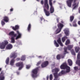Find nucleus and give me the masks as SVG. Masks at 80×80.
<instances>
[{
    "mask_svg": "<svg viewBox=\"0 0 80 80\" xmlns=\"http://www.w3.org/2000/svg\"><path fill=\"white\" fill-rule=\"evenodd\" d=\"M61 69H66V71L62 70L61 72H59L58 74L57 73H54L53 75L55 77L54 80H59V78L58 77L61 76L62 75H64L67 73L70 72V68L67 66L66 62L64 63L60 66Z\"/></svg>",
    "mask_w": 80,
    "mask_h": 80,
    "instance_id": "obj_1",
    "label": "nucleus"
},
{
    "mask_svg": "<svg viewBox=\"0 0 80 80\" xmlns=\"http://www.w3.org/2000/svg\"><path fill=\"white\" fill-rule=\"evenodd\" d=\"M17 32L18 35L17 34H15L13 31H12L9 33V35H12L11 38V43H15V38L16 40H18V38H20L21 37L22 34L20 33L18 31H17Z\"/></svg>",
    "mask_w": 80,
    "mask_h": 80,
    "instance_id": "obj_2",
    "label": "nucleus"
},
{
    "mask_svg": "<svg viewBox=\"0 0 80 80\" xmlns=\"http://www.w3.org/2000/svg\"><path fill=\"white\" fill-rule=\"evenodd\" d=\"M73 2V4H72V7L73 8V9L76 8H78V2L77 0H68L66 1V3H67V5L69 7H71L72 6V3Z\"/></svg>",
    "mask_w": 80,
    "mask_h": 80,
    "instance_id": "obj_3",
    "label": "nucleus"
},
{
    "mask_svg": "<svg viewBox=\"0 0 80 80\" xmlns=\"http://www.w3.org/2000/svg\"><path fill=\"white\" fill-rule=\"evenodd\" d=\"M43 8L46 15L48 17L50 15V12L47 11L49 9V6L48 4V0H44V6H43Z\"/></svg>",
    "mask_w": 80,
    "mask_h": 80,
    "instance_id": "obj_4",
    "label": "nucleus"
},
{
    "mask_svg": "<svg viewBox=\"0 0 80 80\" xmlns=\"http://www.w3.org/2000/svg\"><path fill=\"white\" fill-rule=\"evenodd\" d=\"M58 26L59 29H57L55 32V34H57L58 33H60L61 31V30L62 28L63 27V25L60 23H59L58 25Z\"/></svg>",
    "mask_w": 80,
    "mask_h": 80,
    "instance_id": "obj_5",
    "label": "nucleus"
},
{
    "mask_svg": "<svg viewBox=\"0 0 80 80\" xmlns=\"http://www.w3.org/2000/svg\"><path fill=\"white\" fill-rule=\"evenodd\" d=\"M38 70V69L37 68L32 71V76L33 78H37V72Z\"/></svg>",
    "mask_w": 80,
    "mask_h": 80,
    "instance_id": "obj_6",
    "label": "nucleus"
},
{
    "mask_svg": "<svg viewBox=\"0 0 80 80\" xmlns=\"http://www.w3.org/2000/svg\"><path fill=\"white\" fill-rule=\"evenodd\" d=\"M52 0H49V5L51 7L50 9V13H53L54 12V8H53V7L52 6Z\"/></svg>",
    "mask_w": 80,
    "mask_h": 80,
    "instance_id": "obj_7",
    "label": "nucleus"
},
{
    "mask_svg": "<svg viewBox=\"0 0 80 80\" xmlns=\"http://www.w3.org/2000/svg\"><path fill=\"white\" fill-rule=\"evenodd\" d=\"M73 45H68V47L66 48H65L64 49V55H65V54H66V53H68L67 52V49H68V50H71V48H73Z\"/></svg>",
    "mask_w": 80,
    "mask_h": 80,
    "instance_id": "obj_8",
    "label": "nucleus"
},
{
    "mask_svg": "<svg viewBox=\"0 0 80 80\" xmlns=\"http://www.w3.org/2000/svg\"><path fill=\"white\" fill-rule=\"evenodd\" d=\"M78 60L76 62V64H78L79 66H80V52H78L77 55Z\"/></svg>",
    "mask_w": 80,
    "mask_h": 80,
    "instance_id": "obj_9",
    "label": "nucleus"
},
{
    "mask_svg": "<svg viewBox=\"0 0 80 80\" xmlns=\"http://www.w3.org/2000/svg\"><path fill=\"white\" fill-rule=\"evenodd\" d=\"M17 67H19V70H20L23 67V64L22 62H18L16 64Z\"/></svg>",
    "mask_w": 80,
    "mask_h": 80,
    "instance_id": "obj_10",
    "label": "nucleus"
},
{
    "mask_svg": "<svg viewBox=\"0 0 80 80\" xmlns=\"http://www.w3.org/2000/svg\"><path fill=\"white\" fill-rule=\"evenodd\" d=\"M48 65V62L46 61L44 62L43 63H42V64L41 67L42 68H44V67H47Z\"/></svg>",
    "mask_w": 80,
    "mask_h": 80,
    "instance_id": "obj_11",
    "label": "nucleus"
},
{
    "mask_svg": "<svg viewBox=\"0 0 80 80\" xmlns=\"http://www.w3.org/2000/svg\"><path fill=\"white\" fill-rule=\"evenodd\" d=\"M4 72L2 71L0 74V80H4L5 77H4Z\"/></svg>",
    "mask_w": 80,
    "mask_h": 80,
    "instance_id": "obj_12",
    "label": "nucleus"
},
{
    "mask_svg": "<svg viewBox=\"0 0 80 80\" xmlns=\"http://www.w3.org/2000/svg\"><path fill=\"white\" fill-rule=\"evenodd\" d=\"M64 33L66 36H68L69 34H70V32H69V29L67 28H66L64 30Z\"/></svg>",
    "mask_w": 80,
    "mask_h": 80,
    "instance_id": "obj_13",
    "label": "nucleus"
},
{
    "mask_svg": "<svg viewBox=\"0 0 80 80\" xmlns=\"http://www.w3.org/2000/svg\"><path fill=\"white\" fill-rule=\"evenodd\" d=\"M59 71H60V69L58 68H56L52 70V72H56V73H57V74H58L57 73H58Z\"/></svg>",
    "mask_w": 80,
    "mask_h": 80,
    "instance_id": "obj_14",
    "label": "nucleus"
},
{
    "mask_svg": "<svg viewBox=\"0 0 80 80\" xmlns=\"http://www.w3.org/2000/svg\"><path fill=\"white\" fill-rule=\"evenodd\" d=\"M17 56V53H12L10 56V58H15Z\"/></svg>",
    "mask_w": 80,
    "mask_h": 80,
    "instance_id": "obj_15",
    "label": "nucleus"
},
{
    "mask_svg": "<svg viewBox=\"0 0 80 80\" xmlns=\"http://www.w3.org/2000/svg\"><path fill=\"white\" fill-rule=\"evenodd\" d=\"M11 28H12L13 30H17L19 28V26L18 25H16L15 26V27L11 26Z\"/></svg>",
    "mask_w": 80,
    "mask_h": 80,
    "instance_id": "obj_16",
    "label": "nucleus"
},
{
    "mask_svg": "<svg viewBox=\"0 0 80 80\" xmlns=\"http://www.w3.org/2000/svg\"><path fill=\"white\" fill-rule=\"evenodd\" d=\"M57 42L61 46H62V47H63V44H62V43L61 42V39L60 38H59L58 40H57Z\"/></svg>",
    "mask_w": 80,
    "mask_h": 80,
    "instance_id": "obj_17",
    "label": "nucleus"
},
{
    "mask_svg": "<svg viewBox=\"0 0 80 80\" xmlns=\"http://www.w3.org/2000/svg\"><path fill=\"white\" fill-rule=\"evenodd\" d=\"M5 45L2 43H0V48L1 49H4L5 48Z\"/></svg>",
    "mask_w": 80,
    "mask_h": 80,
    "instance_id": "obj_18",
    "label": "nucleus"
},
{
    "mask_svg": "<svg viewBox=\"0 0 80 80\" xmlns=\"http://www.w3.org/2000/svg\"><path fill=\"white\" fill-rule=\"evenodd\" d=\"M12 47H13L12 45L10 44H8L6 47V49H11V48H12Z\"/></svg>",
    "mask_w": 80,
    "mask_h": 80,
    "instance_id": "obj_19",
    "label": "nucleus"
},
{
    "mask_svg": "<svg viewBox=\"0 0 80 80\" xmlns=\"http://www.w3.org/2000/svg\"><path fill=\"white\" fill-rule=\"evenodd\" d=\"M68 62L70 66H72V61L71 60L68 59Z\"/></svg>",
    "mask_w": 80,
    "mask_h": 80,
    "instance_id": "obj_20",
    "label": "nucleus"
},
{
    "mask_svg": "<svg viewBox=\"0 0 80 80\" xmlns=\"http://www.w3.org/2000/svg\"><path fill=\"white\" fill-rule=\"evenodd\" d=\"M3 20H4V21H5V22H8V21H9L8 18L6 16L4 18V19Z\"/></svg>",
    "mask_w": 80,
    "mask_h": 80,
    "instance_id": "obj_21",
    "label": "nucleus"
},
{
    "mask_svg": "<svg viewBox=\"0 0 80 80\" xmlns=\"http://www.w3.org/2000/svg\"><path fill=\"white\" fill-rule=\"evenodd\" d=\"M14 63H15V60L12 59L10 62V65L13 66L14 65Z\"/></svg>",
    "mask_w": 80,
    "mask_h": 80,
    "instance_id": "obj_22",
    "label": "nucleus"
},
{
    "mask_svg": "<svg viewBox=\"0 0 80 80\" xmlns=\"http://www.w3.org/2000/svg\"><path fill=\"white\" fill-rule=\"evenodd\" d=\"M75 51L76 53H78V51H79V50H80V48L78 47H75Z\"/></svg>",
    "mask_w": 80,
    "mask_h": 80,
    "instance_id": "obj_23",
    "label": "nucleus"
},
{
    "mask_svg": "<svg viewBox=\"0 0 80 80\" xmlns=\"http://www.w3.org/2000/svg\"><path fill=\"white\" fill-rule=\"evenodd\" d=\"M2 43L3 44H4V45L6 46V45H7V44L8 43V41L5 40Z\"/></svg>",
    "mask_w": 80,
    "mask_h": 80,
    "instance_id": "obj_24",
    "label": "nucleus"
},
{
    "mask_svg": "<svg viewBox=\"0 0 80 80\" xmlns=\"http://www.w3.org/2000/svg\"><path fill=\"white\" fill-rule=\"evenodd\" d=\"M54 43L56 47H59V45L57 43V42H56V41L55 40H54Z\"/></svg>",
    "mask_w": 80,
    "mask_h": 80,
    "instance_id": "obj_25",
    "label": "nucleus"
},
{
    "mask_svg": "<svg viewBox=\"0 0 80 80\" xmlns=\"http://www.w3.org/2000/svg\"><path fill=\"white\" fill-rule=\"evenodd\" d=\"M60 57H61L62 58H63L64 57H62V56H60V55H58L57 57V59L58 60H59V59H60Z\"/></svg>",
    "mask_w": 80,
    "mask_h": 80,
    "instance_id": "obj_26",
    "label": "nucleus"
},
{
    "mask_svg": "<svg viewBox=\"0 0 80 80\" xmlns=\"http://www.w3.org/2000/svg\"><path fill=\"white\" fill-rule=\"evenodd\" d=\"M30 28H31V24H29L28 25V32H30Z\"/></svg>",
    "mask_w": 80,
    "mask_h": 80,
    "instance_id": "obj_27",
    "label": "nucleus"
},
{
    "mask_svg": "<svg viewBox=\"0 0 80 80\" xmlns=\"http://www.w3.org/2000/svg\"><path fill=\"white\" fill-rule=\"evenodd\" d=\"M67 38L66 37H64L62 38V42H64L65 41V40Z\"/></svg>",
    "mask_w": 80,
    "mask_h": 80,
    "instance_id": "obj_28",
    "label": "nucleus"
},
{
    "mask_svg": "<svg viewBox=\"0 0 80 80\" xmlns=\"http://www.w3.org/2000/svg\"><path fill=\"white\" fill-rule=\"evenodd\" d=\"M21 60H22V61H23V60H25V56H22L21 58Z\"/></svg>",
    "mask_w": 80,
    "mask_h": 80,
    "instance_id": "obj_29",
    "label": "nucleus"
},
{
    "mask_svg": "<svg viewBox=\"0 0 80 80\" xmlns=\"http://www.w3.org/2000/svg\"><path fill=\"white\" fill-rule=\"evenodd\" d=\"M69 43H70V40H67L66 42L65 45H68Z\"/></svg>",
    "mask_w": 80,
    "mask_h": 80,
    "instance_id": "obj_30",
    "label": "nucleus"
},
{
    "mask_svg": "<svg viewBox=\"0 0 80 80\" xmlns=\"http://www.w3.org/2000/svg\"><path fill=\"white\" fill-rule=\"evenodd\" d=\"M9 62V58H8L7 59H6V64H8V63Z\"/></svg>",
    "mask_w": 80,
    "mask_h": 80,
    "instance_id": "obj_31",
    "label": "nucleus"
},
{
    "mask_svg": "<svg viewBox=\"0 0 80 80\" xmlns=\"http://www.w3.org/2000/svg\"><path fill=\"white\" fill-rule=\"evenodd\" d=\"M71 52L72 55H75V52H74L73 49H72L71 51Z\"/></svg>",
    "mask_w": 80,
    "mask_h": 80,
    "instance_id": "obj_32",
    "label": "nucleus"
},
{
    "mask_svg": "<svg viewBox=\"0 0 80 80\" xmlns=\"http://www.w3.org/2000/svg\"><path fill=\"white\" fill-rule=\"evenodd\" d=\"M74 18V17L73 16H71L70 17V20L71 22H72L73 20V19Z\"/></svg>",
    "mask_w": 80,
    "mask_h": 80,
    "instance_id": "obj_33",
    "label": "nucleus"
},
{
    "mask_svg": "<svg viewBox=\"0 0 80 80\" xmlns=\"http://www.w3.org/2000/svg\"><path fill=\"white\" fill-rule=\"evenodd\" d=\"M74 68L76 71H77V70H79L80 69H78V68L77 67H74Z\"/></svg>",
    "mask_w": 80,
    "mask_h": 80,
    "instance_id": "obj_34",
    "label": "nucleus"
},
{
    "mask_svg": "<svg viewBox=\"0 0 80 80\" xmlns=\"http://www.w3.org/2000/svg\"><path fill=\"white\" fill-rule=\"evenodd\" d=\"M52 79H53V76L52 74H51L50 75V80H52Z\"/></svg>",
    "mask_w": 80,
    "mask_h": 80,
    "instance_id": "obj_35",
    "label": "nucleus"
},
{
    "mask_svg": "<svg viewBox=\"0 0 80 80\" xmlns=\"http://www.w3.org/2000/svg\"><path fill=\"white\" fill-rule=\"evenodd\" d=\"M3 21H4V20H3L1 21V24L2 25H4L5 24V22H3Z\"/></svg>",
    "mask_w": 80,
    "mask_h": 80,
    "instance_id": "obj_36",
    "label": "nucleus"
},
{
    "mask_svg": "<svg viewBox=\"0 0 80 80\" xmlns=\"http://www.w3.org/2000/svg\"><path fill=\"white\" fill-rule=\"evenodd\" d=\"M73 27H77V24L76 23L74 22L73 24Z\"/></svg>",
    "mask_w": 80,
    "mask_h": 80,
    "instance_id": "obj_37",
    "label": "nucleus"
},
{
    "mask_svg": "<svg viewBox=\"0 0 80 80\" xmlns=\"http://www.w3.org/2000/svg\"><path fill=\"white\" fill-rule=\"evenodd\" d=\"M26 68L27 69H29L30 68V66L29 65H27Z\"/></svg>",
    "mask_w": 80,
    "mask_h": 80,
    "instance_id": "obj_38",
    "label": "nucleus"
},
{
    "mask_svg": "<svg viewBox=\"0 0 80 80\" xmlns=\"http://www.w3.org/2000/svg\"><path fill=\"white\" fill-rule=\"evenodd\" d=\"M40 63H41V61H40V62H38L36 65L37 66H38L40 64Z\"/></svg>",
    "mask_w": 80,
    "mask_h": 80,
    "instance_id": "obj_39",
    "label": "nucleus"
},
{
    "mask_svg": "<svg viewBox=\"0 0 80 80\" xmlns=\"http://www.w3.org/2000/svg\"><path fill=\"white\" fill-rule=\"evenodd\" d=\"M41 3L42 5H43V1L42 0L41 1Z\"/></svg>",
    "mask_w": 80,
    "mask_h": 80,
    "instance_id": "obj_40",
    "label": "nucleus"
},
{
    "mask_svg": "<svg viewBox=\"0 0 80 80\" xmlns=\"http://www.w3.org/2000/svg\"><path fill=\"white\" fill-rule=\"evenodd\" d=\"M13 8H11L10 9V11H11V12H12V11H13Z\"/></svg>",
    "mask_w": 80,
    "mask_h": 80,
    "instance_id": "obj_41",
    "label": "nucleus"
},
{
    "mask_svg": "<svg viewBox=\"0 0 80 80\" xmlns=\"http://www.w3.org/2000/svg\"><path fill=\"white\" fill-rule=\"evenodd\" d=\"M42 20H44V21H45V20H44V19H43V18H41V20L42 21Z\"/></svg>",
    "mask_w": 80,
    "mask_h": 80,
    "instance_id": "obj_42",
    "label": "nucleus"
},
{
    "mask_svg": "<svg viewBox=\"0 0 80 80\" xmlns=\"http://www.w3.org/2000/svg\"><path fill=\"white\" fill-rule=\"evenodd\" d=\"M20 60V58H18L17 59V61H18Z\"/></svg>",
    "mask_w": 80,
    "mask_h": 80,
    "instance_id": "obj_43",
    "label": "nucleus"
},
{
    "mask_svg": "<svg viewBox=\"0 0 80 80\" xmlns=\"http://www.w3.org/2000/svg\"><path fill=\"white\" fill-rule=\"evenodd\" d=\"M47 80H48V76H47Z\"/></svg>",
    "mask_w": 80,
    "mask_h": 80,
    "instance_id": "obj_44",
    "label": "nucleus"
},
{
    "mask_svg": "<svg viewBox=\"0 0 80 80\" xmlns=\"http://www.w3.org/2000/svg\"><path fill=\"white\" fill-rule=\"evenodd\" d=\"M17 75H19L20 74V73L19 72H17Z\"/></svg>",
    "mask_w": 80,
    "mask_h": 80,
    "instance_id": "obj_45",
    "label": "nucleus"
},
{
    "mask_svg": "<svg viewBox=\"0 0 80 80\" xmlns=\"http://www.w3.org/2000/svg\"><path fill=\"white\" fill-rule=\"evenodd\" d=\"M55 2H56V1H53V3H55Z\"/></svg>",
    "mask_w": 80,
    "mask_h": 80,
    "instance_id": "obj_46",
    "label": "nucleus"
},
{
    "mask_svg": "<svg viewBox=\"0 0 80 80\" xmlns=\"http://www.w3.org/2000/svg\"><path fill=\"white\" fill-rule=\"evenodd\" d=\"M2 70V69L1 68H0V72Z\"/></svg>",
    "mask_w": 80,
    "mask_h": 80,
    "instance_id": "obj_47",
    "label": "nucleus"
},
{
    "mask_svg": "<svg viewBox=\"0 0 80 80\" xmlns=\"http://www.w3.org/2000/svg\"><path fill=\"white\" fill-rule=\"evenodd\" d=\"M40 57H42V56H40L39 57V58H40Z\"/></svg>",
    "mask_w": 80,
    "mask_h": 80,
    "instance_id": "obj_48",
    "label": "nucleus"
},
{
    "mask_svg": "<svg viewBox=\"0 0 80 80\" xmlns=\"http://www.w3.org/2000/svg\"><path fill=\"white\" fill-rule=\"evenodd\" d=\"M79 13H80V9L79 10Z\"/></svg>",
    "mask_w": 80,
    "mask_h": 80,
    "instance_id": "obj_49",
    "label": "nucleus"
},
{
    "mask_svg": "<svg viewBox=\"0 0 80 80\" xmlns=\"http://www.w3.org/2000/svg\"><path fill=\"white\" fill-rule=\"evenodd\" d=\"M23 0V2H25V0Z\"/></svg>",
    "mask_w": 80,
    "mask_h": 80,
    "instance_id": "obj_50",
    "label": "nucleus"
},
{
    "mask_svg": "<svg viewBox=\"0 0 80 80\" xmlns=\"http://www.w3.org/2000/svg\"><path fill=\"white\" fill-rule=\"evenodd\" d=\"M52 67H54V65H52Z\"/></svg>",
    "mask_w": 80,
    "mask_h": 80,
    "instance_id": "obj_51",
    "label": "nucleus"
},
{
    "mask_svg": "<svg viewBox=\"0 0 80 80\" xmlns=\"http://www.w3.org/2000/svg\"><path fill=\"white\" fill-rule=\"evenodd\" d=\"M61 22L63 23V21H62Z\"/></svg>",
    "mask_w": 80,
    "mask_h": 80,
    "instance_id": "obj_52",
    "label": "nucleus"
},
{
    "mask_svg": "<svg viewBox=\"0 0 80 80\" xmlns=\"http://www.w3.org/2000/svg\"><path fill=\"white\" fill-rule=\"evenodd\" d=\"M70 26H72V25H71V24H70Z\"/></svg>",
    "mask_w": 80,
    "mask_h": 80,
    "instance_id": "obj_53",
    "label": "nucleus"
},
{
    "mask_svg": "<svg viewBox=\"0 0 80 80\" xmlns=\"http://www.w3.org/2000/svg\"><path fill=\"white\" fill-rule=\"evenodd\" d=\"M57 21H58V19H57Z\"/></svg>",
    "mask_w": 80,
    "mask_h": 80,
    "instance_id": "obj_54",
    "label": "nucleus"
},
{
    "mask_svg": "<svg viewBox=\"0 0 80 80\" xmlns=\"http://www.w3.org/2000/svg\"><path fill=\"white\" fill-rule=\"evenodd\" d=\"M74 40H75V38H74Z\"/></svg>",
    "mask_w": 80,
    "mask_h": 80,
    "instance_id": "obj_55",
    "label": "nucleus"
},
{
    "mask_svg": "<svg viewBox=\"0 0 80 80\" xmlns=\"http://www.w3.org/2000/svg\"><path fill=\"white\" fill-rule=\"evenodd\" d=\"M37 0V1H38V0Z\"/></svg>",
    "mask_w": 80,
    "mask_h": 80,
    "instance_id": "obj_56",
    "label": "nucleus"
},
{
    "mask_svg": "<svg viewBox=\"0 0 80 80\" xmlns=\"http://www.w3.org/2000/svg\"><path fill=\"white\" fill-rule=\"evenodd\" d=\"M58 19H59V18H58Z\"/></svg>",
    "mask_w": 80,
    "mask_h": 80,
    "instance_id": "obj_57",
    "label": "nucleus"
}]
</instances>
